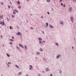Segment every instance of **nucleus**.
<instances>
[{
  "mask_svg": "<svg viewBox=\"0 0 76 76\" xmlns=\"http://www.w3.org/2000/svg\"><path fill=\"white\" fill-rule=\"evenodd\" d=\"M7 20H9V19L8 18H7Z\"/></svg>",
  "mask_w": 76,
  "mask_h": 76,
  "instance_id": "nucleus-47",
  "label": "nucleus"
},
{
  "mask_svg": "<svg viewBox=\"0 0 76 76\" xmlns=\"http://www.w3.org/2000/svg\"><path fill=\"white\" fill-rule=\"evenodd\" d=\"M47 13L48 14V15H50V12H48Z\"/></svg>",
  "mask_w": 76,
  "mask_h": 76,
  "instance_id": "nucleus-45",
  "label": "nucleus"
},
{
  "mask_svg": "<svg viewBox=\"0 0 76 76\" xmlns=\"http://www.w3.org/2000/svg\"><path fill=\"white\" fill-rule=\"evenodd\" d=\"M2 25H3V26H4V25H5V23H4V21H2Z\"/></svg>",
  "mask_w": 76,
  "mask_h": 76,
  "instance_id": "nucleus-10",
  "label": "nucleus"
},
{
  "mask_svg": "<svg viewBox=\"0 0 76 76\" xmlns=\"http://www.w3.org/2000/svg\"><path fill=\"white\" fill-rule=\"evenodd\" d=\"M16 34L17 35H18V36H19L20 35H21V36H22V33L19 32H18Z\"/></svg>",
  "mask_w": 76,
  "mask_h": 76,
  "instance_id": "nucleus-1",
  "label": "nucleus"
},
{
  "mask_svg": "<svg viewBox=\"0 0 76 76\" xmlns=\"http://www.w3.org/2000/svg\"><path fill=\"white\" fill-rule=\"evenodd\" d=\"M17 29H19V27H18V26H17Z\"/></svg>",
  "mask_w": 76,
  "mask_h": 76,
  "instance_id": "nucleus-51",
  "label": "nucleus"
},
{
  "mask_svg": "<svg viewBox=\"0 0 76 76\" xmlns=\"http://www.w3.org/2000/svg\"><path fill=\"white\" fill-rule=\"evenodd\" d=\"M12 39H14V37H13V36H12Z\"/></svg>",
  "mask_w": 76,
  "mask_h": 76,
  "instance_id": "nucleus-46",
  "label": "nucleus"
},
{
  "mask_svg": "<svg viewBox=\"0 0 76 76\" xmlns=\"http://www.w3.org/2000/svg\"><path fill=\"white\" fill-rule=\"evenodd\" d=\"M47 2H50V0H47Z\"/></svg>",
  "mask_w": 76,
  "mask_h": 76,
  "instance_id": "nucleus-24",
  "label": "nucleus"
},
{
  "mask_svg": "<svg viewBox=\"0 0 76 76\" xmlns=\"http://www.w3.org/2000/svg\"><path fill=\"white\" fill-rule=\"evenodd\" d=\"M29 69L30 70H31V68H30Z\"/></svg>",
  "mask_w": 76,
  "mask_h": 76,
  "instance_id": "nucleus-55",
  "label": "nucleus"
},
{
  "mask_svg": "<svg viewBox=\"0 0 76 76\" xmlns=\"http://www.w3.org/2000/svg\"><path fill=\"white\" fill-rule=\"evenodd\" d=\"M63 7H66V5H65V4H64V5H63Z\"/></svg>",
  "mask_w": 76,
  "mask_h": 76,
  "instance_id": "nucleus-31",
  "label": "nucleus"
},
{
  "mask_svg": "<svg viewBox=\"0 0 76 76\" xmlns=\"http://www.w3.org/2000/svg\"><path fill=\"white\" fill-rule=\"evenodd\" d=\"M42 73H44V71H42Z\"/></svg>",
  "mask_w": 76,
  "mask_h": 76,
  "instance_id": "nucleus-43",
  "label": "nucleus"
},
{
  "mask_svg": "<svg viewBox=\"0 0 76 76\" xmlns=\"http://www.w3.org/2000/svg\"><path fill=\"white\" fill-rule=\"evenodd\" d=\"M0 20H1V19H0Z\"/></svg>",
  "mask_w": 76,
  "mask_h": 76,
  "instance_id": "nucleus-62",
  "label": "nucleus"
},
{
  "mask_svg": "<svg viewBox=\"0 0 76 76\" xmlns=\"http://www.w3.org/2000/svg\"><path fill=\"white\" fill-rule=\"evenodd\" d=\"M2 46H3V47H4V44H3Z\"/></svg>",
  "mask_w": 76,
  "mask_h": 76,
  "instance_id": "nucleus-53",
  "label": "nucleus"
},
{
  "mask_svg": "<svg viewBox=\"0 0 76 76\" xmlns=\"http://www.w3.org/2000/svg\"><path fill=\"white\" fill-rule=\"evenodd\" d=\"M42 33L43 34H44V31H42Z\"/></svg>",
  "mask_w": 76,
  "mask_h": 76,
  "instance_id": "nucleus-50",
  "label": "nucleus"
},
{
  "mask_svg": "<svg viewBox=\"0 0 76 76\" xmlns=\"http://www.w3.org/2000/svg\"><path fill=\"white\" fill-rule=\"evenodd\" d=\"M28 76V74H27V75H26V76Z\"/></svg>",
  "mask_w": 76,
  "mask_h": 76,
  "instance_id": "nucleus-57",
  "label": "nucleus"
},
{
  "mask_svg": "<svg viewBox=\"0 0 76 76\" xmlns=\"http://www.w3.org/2000/svg\"><path fill=\"white\" fill-rule=\"evenodd\" d=\"M22 74V72H20L18 73V75H21Z\"/></svg>",
  "mask_w": 76,
  "mask_h": 76,
  "instance_id": "nucleus-21",
  "label": "nucleus"
},
{
  "mask_svg": "<svg viewBox=\"0 0 76 76\" xmlns=\"http://www.w3.org/2000/svg\"><path fill=\"white\" fill-rule=\"evenodd\" d=\"M61 57V55H58L56 56V58L57 59L58 58H60Z\"/></svg>",
  "mask_w": 76,
  "mask_h": 76,
  "instance_id": "nucleus-3",
  "label": "nucleus"
},
{
  "mask_svg": "<svg viewBox=\"0 0 76 76\" xmlns=\"http://www.w3.org/2000/svg\"><path fill=\"white\" fill-rule=\"evenodd\" d=\"M1 38V39H3V36L2 35L0 36Z\"/></svg>",
  "mask_w": 76,
  "mask_h": 76,
  "instance_id": "nucleus-23",
  "label": "nucleus"
},
{
  "mask_svg": "<svg viewBox=\"0 0 76 76\" xmlns=\"http://www.w3.org/2000/svg\"><path fill=\"white\" fill-rule=\"evenodd\" d=\"M30 67L31 68H33V67L31 65H30Z\"/></svg>",
  "mask_w": 76,
  "mask_h": 76,
  "instance_id": "nucleus-27",
  "label": "nucleus"
},
{
  "mask_svg": "<svg viewBox=\"0 0 76 76\" xmlns=\"http://www.w3.org/2000/svg\"><path fill=\"white\" fill-rule=\"evenodd\" d=\"M10 29H13V27L11 26H10Z\"/></svg>",
  "mask_w": 76,
  "mask_h": 76,
  "instance_id": "nucleus-14",
  "label": "nucleus"
},
{
  "mask_svg": "<svg viewBox=\"0 0 76 76\" xmlns=\"http://www.w3.org/2000/svg\"><path fill=\"white\" fill-rule=\"evenodd\" d=\"M30 15H31V16H32V14H30Z\"/></svg>",
  "mask_w": 76,
  "mask_h": 76,
  "instance_id": "nucleus-58",
  "label": "nucleus"
},
{
  "mask_svg": "<svg viewBox=\"0 0 76 76\" xmlns=\"http://www.w3.org/2000/svg\"><path fill=\"white\" fill-rule=\"evenodd\" d=\"M10 44H11V45L13 44V43L12 42H10Z\"/></svg>",
  "mask_w": 76,
  "mask_h": 76,
  "instance_id": "nucleus-29",
  "label": "nucleus"
},
{
  "mask_svg": "<svg viewBox=\"0 0 76 76\" xmlns=\"http://www.w3.org/2000/svg\"><path fill=\"white\" fill-rule=\"evenodd\" d=\"M2 22L1 21H0V25H1L2 24Z\"/></svg>",
  "mask_w": 76,
  "mask_h": 76,
  "instance_id": "nucleus-28",
  "label": "nucleus"
},
{
  "mask_svg": "<svg viewBox=\"0 0 76 76\" xmlns=\"http://www.w3.org/2000/svg\"><path fill=\"white\" fill-rule=\"evenodd\" d=\"M69 12H70L72 10V8L71 7L69 8Z\"/></svg>",
  "mask_w": 76,
  "mask_h": 76,
  "instance_id": "nucleus-6",
  "label": "nucleus"
},
{
  "mask_svg": "<svg viewBox=\"0 0 76 76\" xmlns=\"http://www.w3.org/2000/svg\"><path fill=\"white\" fill-rule=\"evenodd\" d=\"M56 45H57V46H58V43H56Z\"/></svg>",
  "mask_w": 76,
  "mask_h": 76,
  "instance_id": "nucleus-22",
  "label": "nucleus"
},
{
  "mask_svg": "<svg viewBox=\"0 0 76 76\" xmlns=\"http://www.w3.org/2000/svg\"><path fill=\"white\" fill-rule=\"evenodd\" d=\"M15 66H16V67L17 68H19V66L16 65H15Z\"/></svg>",
  "mask_w": 76,
  "mask_h": 76,
  "instance_id": "nucleus-17",
  "label": "nucleus"
},
{
  "mask_svg": "<svg viewBox=\"0 0 76 76\" xmlns=\"http://www.w3.org/2000/svg\"><path fill=\"white\" fill-rule=\"evenodd\" d=\"M6 55L8 57H10V55L8 54V53H7Z\"/></svg>",
  "mask_w": 76,
  "mask_h": 76,
  "instance_id": "nucleus-12",
  "label": "nucleus"
},
{
  "mask_svg": "<svg viewBox=\"0 0 76 76\" xmlns=\"http://www.w3.org/2000/svg\"><path fill=\"white\" fill-rule=\"evenodd\" d=\"M3 18V15H1V16L0 17V18L1 19H2Z\"/></svg>",
  "mask_w": 76,
  "mask_h": 76,
  "instance_id": "nucleus-15",
  "label": "nucleus"
},
{
  "mask_svg": "<svg viewBox=\"0 0 76 76\" xmlns=\"http://www.w3.org/2000/svg\"><path fill=\"white\" fill-rule=\"evenodd\" d=\"M39 0H37V1H39Z\"/></svg>",
  "mask_w": 76,
  "mask_h": 76,
  "instance_id": "nucleus-60",
  "label": "nucleus"
},
{
  "mask_svg": "<svg viewBox=\"0 0 76 76\" xmlns=\"http://www.w3.org/2000/svg\"><path fill=\"white\" fill-rule=\"evenodd\" d=\"M38 39L39 41H42V38H39Z\"/></svg>",
  "mask_w": 76,
  "mask_h": 76,
  "instance_id": "nucleus-11",
  "label": "nucleus"
},
{
  "mask_svg": "<svg viewBox=\"0 0 76 76\" xmlns=\"http://www.w3.org/2000/svg\"><path fill=\"white\" fill-rule=\"evenodd\" d=\"M19 47H21V48H24V47L23 46V45H21V44H19Z\"/></svg>",
  "mask_w": 76,
  "mask_h": 76,
  "instance_id": "nucleus-5",
  "label": "nucleus"
},
{
  "mask_svg": "<svg viewBox=\"0 0 76 76\" xmlns=\"http://www.w3.org/2000/svg\"><path fill=\"white\" fill-rule=\"evenodd\" d=\"M39 50L41 51V52H42V48H40L39 49Z\"/></svg>",
  "mask_w": 76,
  "mask_h": 76,
  "instance_id": "nucleus-16",
  "label": "nucleus"
},
{
  "mask_svg": "<svg viewBox=\"0 0 76 76\" xmlns=\"http://www.w3.org/2000/svg\"><path fill=\"white\" fill-rule=\"evenodd\" d=\"M42 42H45V41H42Z\"/></svg>",
  "mask_w": 76,
  "mask_h": 76,
  "instance_id": "nucleus-49",
  "label": "nucleus"
},
{
  "mask_svg": "<svg viewBox=\"0 0 76 76\" xmlns=\"http://www.w3.org/2000/svg\"><path fill=\"white\" fill-rule=\"evenodd\" d=\"M70 19L71 22H73L74 21V19H73V17L71 16Z\"/></svg>",
  "mask_w": 76,
  "mask_h": 76,
  "instance_id": "nucleus-2",
  "label": "nucleus"
},
{
  "mask_svg": "<svg viewBox=\"0 0 76 76\" xmlns=\"http://www.w3.org/2000/svg\"><path fill=\"white\" fill-rule=\"evenodd\" d=\"M38 76H41V74L39 73H38Z\"/></svg>",
  "mask_w": 76,
  "mask_h": 76,
  "instance_id": "nucleus-25",
  "label": "nucleus"
},
{
  "mask_svg": "<svg viewBox=\"0 0 76 76\" xmlns=\"http://www.w3.org/2000/svg\"><path fill=\"white\" fill-rule=\"evenodd\" d=\"M10 41H14V40H13L12 39H10Z\"/></svg>",
  "mask_w": 76,
  "mask_h": 76,
  "instance_id": "nucleus-36",
  "label": "nucleus"
},
{
  "mask_svg": "<svg viewBox=\"0 0 76 76\" xmlns=\"http://www.w3.org/2000/svg\"><path fill=\"white\" fill-rule=\"evenodd\" d=\"M73 1H74V2H76V0H72Z\"/></svg>",
  "mask_w": 76,
  "mask_h": 76,
  "instance_id": "nucleus-38",
  "label": "nucleus"
},
{
  "mask_svg": "<svg viewBox=\"0 0 76 76\" xmlns=\"http://www.w3.org/2000/svg\"><path fill=\"white\" fill-rule=\"evenodd\" d=\"M30 29H34V28H33L31 27H30Z\"/></svg>",
  "mask_w": 76,
  "mask_h": 76,
  "instance_id": "nucleus-37",
  "label": "nucleus"
},
{
  "mask_svg": "<svg viewBox=\"0 0 76 76\" xmlns=\"http://www.w3.org/2000/svg\"><path fill=\"white\" fill-rule=\"evenodd\" d=\"M41 42H42L41 41H39V44H41Z\"/></svg>",
  "mask_w": 76,
  "mask_h": 76,
  "instance_id": "nucleus-30",
  "label": "nucleus"
},
{
  "mask_svg": "<svg viewBox=\"0 0 76 76\" xmlns=\"http://www.w3.org/2000/svg\"><path fill=\"white\" fill-rule=\"evenodd\" d=\"M49 26L50 28H54V27H53V26H52L50 25Z\"/></svg>",
  "mask_w": 76,
  "mask_h": 76,
  "instance_id": "nucleus-13",
  "label": "nucleus"
},
{
  "mask_svg": "<svg viewBox=\"0 0 76 76\" xmlns=\"http://www.w3.org/2000/svg\"><path fill=\"white\" fill-rule=\"evenodd\" d=\"M72 49H73V47H72Z\"/></svg>",
  "mask_w": 76,
  "mask_h": 76,
  "instance_id": "nucleus-59",
  "label": "nucleus"
},
{
  "mask_svg": "<svg viewBox=\"0 0 76 76\" xmlns=\"http://www.w3.org/2000/svg\"><path fill=\"white\" fill-rule=\"evenodd\" d=\"M10 3L12 5V2H10Z\"/></svg>",
  "mask_w": 76,
  "mask_h": 76,
  "instance_id": "nucleus-56",
  "label": "nucleus"
},
{
  "mask_svg": "<svg viewBox=\"0 0 76 76\" xmlns=\"http://www.w3.org/2000/svg\"><path fill=\"white\" fill-rule=\"evenodd\" d=\"M12 17L13 18H15V16L13 15H12Z\"/></svg>",
  "mask_w": 76,
  "mask_h": 76,
  "instance_id": "nucleus-32",
  "label": "nucleus"
},
{
  "mask_svg": "<svg viewBox=\"0 0 76 76\" xmlns=\"http://www.w3.org/2000/svg\"><path fill=\"white\" fill-rule=\"evenodd\" d=\"M62 0H60V2L61 3L62 2Z\"/></svg>",
  "mask_w": 76,
  "mask_h": 76,
  "instance_id": "nucleus-39",
  "label": "nucleus"
},
{
  "mask_svg": "<svg viewBox=\"0 0 76 76\" xmlns=\"http://www.w3.org/2000/svg\"><path fill=\"white\" fill-rule=\"evenodd\" d=\"M61 6H63V4L62 3H61Z\"/></svg>",
  "mask_w": 76,
  "mask_h": 76,
  "instance_id": "nucleus-33",
  "label": "nucleus"
},
{
  "mask_svg": "<svg viewBox=\"0 0 76 76\" xmlns=\"http://www.w3.org/2000/svg\"><path fill=\"white\" fill-rule=\"evenodd\" d=\"M60 23L61 25H63L64 23L62 21H61L60 22Z\"/></svg>",
  "mask_w": 76,
  "mask_h": 76,
  "instance_id": "nucleus-9",
  "label": "nucleus"
},
{
  "mask_svg": "<svg viewBox=\"0 0 76 76\" xmlns=\"http://www.w3.org/2000/svg\"><path fill=\"white\" fill-rule=\"evenodd\" d=\"M13 14H15V11H14V12H13Z\"/></svg>",
  "mask_w": 76,
  "mask_h": 76,
  "instance_id": "nucleus-42",
  "label": "nucleus"
},
{
  "mask_svg": "<svg viewBox=\"0 0 76 76\" xmlns=\"http://www.w3.org/2000/svg\"><path fill=\"white\" fill-rule=\"evenodd\" d=\"M25 48L26 50H27V47H26V45L25 46Z\"/></svg>",
  "mask_w": 76,
  "mask_h": 76,
  "instance_id": "nucleus-18",
  "label": "nucleus"
},
{
  "mask_svg": "<svg viewBox=\"0 0 76 76\" xmlns=\"http://www.w3.org/2000/svg\"><path fill=\"white\" fill-rule=\"evenodd\" d=\"M52 10L53 11H54V10H53V9L52 8Z\"/></svg>",
  "mask_w": 76,
  "mask_h": 76,
  "instance_id": "nucleus-54",
  "label": "nucleus"
},
{
  "mask_svg": "<svg viewBox=\"0 0 76 76\" xmlns=\"http://www.w3.org/2000/svg\"><path fill=\"white\" fill-rule=\"evenodd\" d=\"M45 70L46 72H48V71H49V69L48 68H46Z\"/></svg>",
  "mask_w": 76,
  "mask_h": 76,
  "instance_id": "nucleus-8",
  "label": "nucleus"
},
{
  "mask_svg": "<svg viewBox=\"0 0 76 76\" xmlns=\"http://www.w3.org/2000/svg\"><path fill=\"white\" fill-rule=\"evenodd\" d=\"M41 18H42H42H43V16H41Z\"/></svg>",
  "mask_w": 76,
  "mask_h": 76,
  "instance_id": "nucleus-52",
  "label": "nucleus"
},
{
  "mask_svg": "<svg viewBox=\"0 0 76 76\" xmlns=\"http://www.w3.org/2000/svg\"><path fill=\"white\" fill-rule=\"evenodd\" d=\"M1 76H3V75H1Z\"/></svg>",
  "mask_w": 76,
  "mask_h": 76,
  "instance_id": "nucleus-61",
  "label": "nucleus"
},
{
  "mask_svg": "<svg viewBox=\"0 0 76 76\" xmlns=\"http://www.w3.org/2000/svg\"><path fill=\"white\" fill-rule=\"evenodd\" d=\"M8 8L9 9H10V6L9 5L8 6Z\"/></svg>",
  "mask_w": 76,
  "mask_h": 76,
  "instance_id": "nucleus-40",
  "label": "nucleus"
},
{
  "mask_svg": "<svg viewBox=\"0 0 76 76\" xmlns=\"http://www.w3.org/2000/svg\"><path fill=\"white\" fill-rule=\"evenodd\" d=\"M17 2H18V4H20V2H19V1H17Z\"/></svg>",
  "mask_w": 76,
  "mask_h": 76,
  "instance_id": "nucleus-26",
  "label": "nucleus"
},
{
  "mask_svg": "<svg viewBox=\"0 0 76 76\" xmlns=\"http://www.w3.org/2000/svg\"><path fill=\"white\" fill-rule=\"evenodd\" d=\"M48 23H46V26H47V27H48Z\"/></svg>",
  "mask_w": 76,
  "mask_h": 76,
  "instance_id": "nucleus-19",
  "label": "nucleus"
},
{
  "mask_svg": "<svg viewBox=\"0 0 76 76\" xmlns=\"http://www.w3.org/2000/svg\"><path fill=\"white\" fill-rule=\"evenodd\" d=\"M53 76V74H50V76Z\"/></svg>",
  "mask_w": 76,
  "mask_h": 76,
  "instance_id": "nucleus-48",
  "label": "nucleus"
},
{
  "mask_svg": "<svg viewBox=\"0 0 76 76\" xmlns=\"http://www.w3.org/2000/svg\"><path fill=\"white\" fill-rule=\"evenodd\" d=\"M1 4H2V5H3V2H1Z\"/></svg>",
  "mask_w": 76,
  "mask_h": 76,
  "instance_id": "nucleus-44",
  "label": "nucleus"
},
{
  "mask_svg": "<svg viewBox=\"0 0 76 76\" xmlns=\"http://www.w3.org/2000/svg\"><path fill=\"white\" fill-rule=\"evenodd\" d=\"M17 49H18V50H19V49H20V48H19V47H16Z\"/></svg>",
  "mask_w": 76,
  "mask_h": 76,
  "instance_id": "nucleus-20",
  "label": "nucleus"
},
{
  "mask_svg": "<svg viewBox=\"0 0 76 76\" xmlns=\"http://www.w3.org/2000/svg\"><path fill=\"white\" fill-rule=\"evenodd\" d=\"M36 55H37V56H39V54H40V53H39L38 52H36Z\"/></svg>",
  "mask_w": 76,
  "mask_h": 76,
  "instance_id": "nucleus-7",
  "label": "nucleus"
},
{
  "mask_svg": "<svg viewBox=\"0 0 76 76\" xmlns=\"http://www.w3.org/2000/svg\"><path fill=\"white\" fill-rule=\"evenodd\" d=\"M18 9H20L21 8V7H20V6H19L18 7Z\"/></svg>",
  "mask_w": 76,
  "mask_h": 76,
  "instance_id": "nucleus-34",
  "label": "nucleus"
},
{
  "mask_svg": "<svg viewBox=\"0 0 76 76\" xmlns=\"http://www.w3.org/2000/svg\"><path fill=\"white\" fill-rule=\"evenodd\" d=\"M59 73H61V70H60V71H59Z\"/></svg>",
  "mask_w": 76,
  "mask_h": 76,
  "instance_id": "nucleus-41",
  "label": "nucleus"
},
{
  "mask_svg": "<svg viewBox=\"0 0 76 76\" xmlns=\"http://www.w3.org/2000/svg\"><path fill=\"white\" fill-rule=\"evenodd\" d=\"M11 64V63H10V62H9L7 64V66L8 67H10V65H9V64Z\"/></svg>",
  "mask_w": 76,
  "mask_h": 76,
  "instance_id": "nucleus-4",
  "label": "nucleus"
},
{
  "mask_svg": "<svg viewBox=\"0 0 76 76\" xmlns=\"http://www.w3.org/2000/svg\"><path fill=\"white\" fill-rule=\"evenodd\" d=\"M15 11H16V12H18V10H15Z\"/></svg>",
  "mask_w": 76,
  "mask_h": 76,
  "instance_id": "nucleus-35",
  "label": "nucleus"
}]
</instances>
